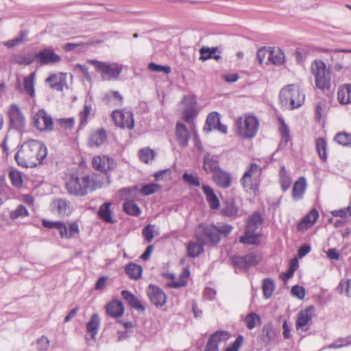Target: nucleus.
I'll return each mask as SVG.
<instances>
[{
  "label": "nucleus",
  "mask_w": 351,
  "mask_h": 351,
  "mask_svg": "<svg viewBox=\"0 0 351 351\" xmlns=\"http://www.w3.org/2000/svg\"><path fill=\"white\" fill-rule=\"evenodd\" d=\"M47 156L46 145L38 140L24 142L15 154L17 165L24 168H33L41 164Z\"/></svg>",
  "instance_id": "obj_1"
},
{
  "label": "nucleus",
  "mask_w": 351,
  "mask_h": 351,
  "mask_svg": "<svg viewBox=\"0 0 351 351\" xmlns=\"http://www.w3.org/2000/svg\"><path fill=\"white\" fill-rule=\"evenodd\" d=\"M87 62L95 67L104 81L118 80L123 70V66L116 62L108 63L93 59L88 60Z\"/></svg>",
  "instance_id": "obj_2"
},
{
  "label": "nucleus",
  "mask_w": 351,
  "mask_h": 351,
  "mask_svg": "<svg viewBox=\"0 0 351 351\" xmlns=\"http://www.w3.org/2000/svg\"><path fill=\"white\" fill-rule=\"evenodd\" d=\"M263 221V219L258 213H254L250 216L245 228L244 235L240 237V242L243 244H256L260 237L259 234L256 233V230L261 226Z\"/></svg>",
  "instance_id": "obj_3"
},
{
  "label": "nucleus",
  "mask_w": 351,
  "mask_h": 351,
  "mask_svg": "<svg viewBox=\"0 0 351 351\" xmlns=\"http://www.w3.org/2000/svg\"><path fill=\"white\" fill-rule=\"evenodd\" d=\"M90 185V178L89 176L78 177L72 175L66 183V189L71 195L82 197L88 193Z\"/></svg>",
  "instance_id": "obj_4"
},
{
  "label": "nucleus",
  "mask_w": 351,
  "mask_h": 351,
  "mask_svg": "<svg viewBox=\"0 0 351 351\" xmlns=\"http://www.w3.org/2000/svg\"><path fill=\"white\" fill-rule=\"evenodd\" d=\"M262 173V169L256 163H251L242 176L240 182L247 193H255L258 190L256 178Z\"/></svg>",
  "instance_id": "obj_5"
},
{
  "label": "nucleus",
  "mask_w": 351,
  "mask_h": 351,
  "mask_svg": "<svg viewBox=\"0 0 351 351\" xmlns=\"http://www.w3.org/2000/svg\"><path fill=\"white\" fill-rule=\"evenodd\" d=\"M311 71L315 76V84L318 88L324 89L329 86L331 73L326 63L320 60H315L311 64Z\"/></svg>",
  "instance_id": "obj_6"
},
{
  "label": "nucleus",
  "mask_w": 351,
  "mask_h": 351,
  "mask_svg": "<svg viewBox=\"0 0 351 351\" xmlns=\"http://www.w3.org/2000/svg\"><path fill=\"white\" fill-rule=\"evenodd\" d=\"M235 126L238 134L243 138H253L257 133L258 121L254 116L245 117L243 120L239 117L235 122Z\"/></svg>",
  "instance_id": "obj_7"
},
{
  "label": "nucleus",
  "mask_w": 351,
  "mask_h": 351,
  "mask_svg": "<svg viewBox=\"0 0 351 351\" xmlns=\"http://www.w3.org/2000/svg\"><path fill=\"white\" fill-rule=\"evenodd\" d=\"M42 224L45 228L48 229H57L59 231L61 238H74L80 232L78 223L76 221L69 223L68 227L63 222L52 221L47 219H43Z\"/></svg>",
  "instance_id": "obj_8"
},
{
  "label": "nucleus",
  "mask_w": 351,
  "mask_h": 351,
  "mask_svg": "<svg viewBox=\"0 0 351 351\" xmlns=\"http://www.w3.org/2000/svg\"><path fill=\"white\" fill-rule=\"evenodd\" d=\"M298 96V88H296L293 84H289L281 89L279 93V100L281 106L285 108L291 110L298 108L301 106L302 98L295 101L292 97Z\"/></svg>",
  "instance_id": "obj_9"
},
{
  "label": "nucleus",
  "mask_w": 351,
  "mask_h": 351,
  "mask_svg": "<svg viewBox=\"0 0 351 351\" xmlns=\"http://www.w3.org/2000/svg\"><path fill=\"white\" fill-rule=\"evenodd\" d=\"M199 228L202 229L201 231L195 234L197 242H202L204 245H215L219 243L221 237L218 234L217 226H201Z\"/></svg>",
  "instance_id": "obj_10"
},
{
  "label": "nucleus",
  "mask_w": 351,
  "mask_h": 351,
  "mask_svg": "<svg viewBox=\"0 0 351 351\" xmlns=\"http://www.w3.org/2000/svg\"><path fill=\"white\" fill-rule=\"evenodd\" d=\"M8 116L10 128L23 134L25 128V119L20 108L16 104L10 106Z\"/></svg>",
  "instance_id": "obj_11"
},
{
  "label": "nucleus",
  "mask_w": 351,
  "mask_h": 351,
  "mask_svg": "<svg viewBox=\"0 0 351 351\" xmlns=\"http://www.w3.org/2000/svg\"><path fill=\"white\" fill-rule=\"evenodd\" d=\"M261 261V256L254 252H250L245 256H234L231 257L232 265L237 268L248 269L257 265Z\"/></svg>",
  "instance_id": "obj_12"
},
{
  "label": "nucleus",
  "mask_w": 351,
  "mask_h": 351,
  "mask_svg": "<svg viewBox=\"0 0 351 351\" xmlns=\"http://www.w3.org/2000/svg\"><path fill=\"white\" fill-rule=\"evenodd\" d=\"M116 125L121 128L132 129L134 126V119L133 113L130 111H123L121 110H114L111 114Z\"/></svg>",
  "instance_id": "obj_13"
},
{
  "label": "nucleus",
  "mask_w": 351,
  "mask_h": 351,
  "mask_svg": "<svg viewBox=\"0 0 351 351\" xmlns=\"http://www.w3.org/2000/svg\"><path fill=\"white\" fill-rule=\"evenodd\" d=\"M34 56L35 60L41 66L53 64L61 60V57L55 53L51 47L41 49Z\"/></svg>",
  "instance_id": "obj_14"
},
{
  "label": "nucleus",
  "mask_w": 351,
  "mask_h": 351,
  "mask_svg": "<svg viewBox=\"0 0 351 351\" xmlns=\"http://www.w3.org/2000/svg\"><path fill=\"white\" fill-rule=\"evenodd\" d=\"M146 293L152 304L156 307H161L166 304L167 295L158 287L149 285L147 288Z\"/></svg>",
  "instance_id": "obj_15"
},
{
  "label": "nucleus",
  "mask_w": 351,
  "mask_h": 351,
  "mask_svg": "<svg viewBox=\"0 0 351 351\" xmlns=\"http://www.w3.org/2000/svg\"><path fill=\"white\" fill-rule=\"evenodd\" d=\"M230 334L226 330H219L210 335L204 351H219V344L228 339Z\"/></svg>",
  "instance_id": "obj_16"
},
{
  "label": "nucleus",
  "mask_w": 351,
  "mask_h": 351,
  "mask_svg": "<svg viewBox=\"0 0 351 351\" xmlns=\"http://www.w3.org/2000/svg\"><path fill=\"white\" fill-rule=\"evenodd\" d=\"M51 209L53 213H57L60 217L69 216L72 211L71 202L64 198H58L53 201Z\"/></svg>",
  "instance_id": "obj_17"
},
{
  "label": "nucleus",
  "mask_w": 351,
  "mask_h": 351,
  "mask_svg": "<svg viewBox=\"0 0 351 351\" xmlns=\"http://www.w3.org/2000/svg\"><path fill=\"white\" fill-rule=\"evenodd\" d=\"M34 76L35 73L33 72L29 75L25 76L23 79V88L21 85V82L19 77L17 78L16 89L19 93H22L24 90L30 97L35 96V88H34Z\"/></svg>",
  "instance_id": "obj_18"
},
{
  "label": "nucleus",
  "mask_w": 351,
  "mask_h": 351,
  "mask_svg": "<svg viewBox=\"0 0 351 351\" xmlns=\"http://www.w3.org/2000/svg\"><path fill=\"white\" fill-rule=\"evenodd\" d=\"M219 156L206 152L203 158V169L207 173H214L220 169Z\"/></svg>",
  "instance_id": "obj_19"
},
{
  "label": "nucleus",
  "mask_w": 351,
  "mask_h": 351,
  "mask_svg": "<svg viewBox=\"0 0 351 351\" xmlns=\"http://www.w3.org/2000/svg\"><path fill=\"white\" fill-rule=\"evenodd\" d=\"M176 136L178 145L182 148H185L188 146L190 132L187 127L180 121H178L176 125Z\"/></svg>",
  "instance_id": "obj_20"
},
{
  "label": "nucleus",
  "mask_w": 351,
  "mask_h": 351,
  "mask_svg": "<svg viewBox=\"0 0 351 351\" xmlns=\"http://www.w3.org/2000/svg\"><path fill=\"white\" fill-rule=\"evenodd\" d=\"M213 180L220 188L228 189L232 184V175L222 169H218L213 173Z\"/></svg>",
  "instance_id": "obj_21"
},
{
  "label": "nucleus",
  "mask_w": 351,
  "mask_h": 351,
  "mask_svg": "<svg viewBox=\"0 0 351 351\" xmlns=\"http://www.w3.org/2000/svg\"><path fill=\"white\" fill-rule=\"evenodd\" d=\"M112 204L110 202H106L102 204L97 211L98 217L105 223H114L116 220L112 218V211L110 208Z\"/></svg>",
  "instance_id": "obj_22"
},
{
  "label": "nucleus",
  "mask_w": 351,
  "mask_h": 351,
  "mask_svg": "<svg viewBox=\"0 0 351 351\" xmlns=\"http://www.w3.org/2000/svg\"><path fill=\"white\" fill-rule=\"evenodd\" d=\"M315 310L313 306H308L304 311H301L298 314V318L296 319L295 326L297 329L302 328L304 330H306L307 328H304L305 326L312 319V312Z\"/></svg>",
  "instance_id": "obj_23"
},
{
  "label": "nucleus",
  "mask_w": 351,
  "mask_h": 351,
  "mask_svg": "<svg viewBox=\"0 0 351 351\" xmlns=\"http://www.w3.org/2000/svg\"><path fill=\"white\" fill-rule=\"evenodd\" d=\"M124 308L123 303L118 300H113L106 306V313L112 317L117 318L123 314Z\"/></svg>",
  "instance_id": "obj_24"
},
{
  "label": "nucleus",
  "mask_w": 351,
  "mask_h": 351,
  "mask_svg": "<svg viewBox=\"0 0 351 351\" xmlns=\"http://www.w3.org/2000/svg\"><path fill=\"white\" fill-rule=\"evenodd\" d=\"M276 332L274 330V326L271 322L265 324L259 334V337L265 345H269L274 340Z\"/></svg>",
  "instance_id": "obj_25"
},
{
  "label": "nucleus",
  "mask_w": 351,
  "mask_h": 351,
  "mask_svg": "<svg viewBox=\"0 0 351 351\" xmlns=\"http://www.w3.org/2000/svg\"><path fill=\"white\" fill-rule=\"evenodd\" d=\"M121 295L132 308L141 311L145 309L142 302L128 290L121 291Z\"/></svg>",
  "instance_id": "obj_26"
},
{
  "label": "nucleus",
  "mask_w": 351,
  "mask_h": 351,
  "mask_svg": "<svg viewBox=\"0 0 351 351\" xmlns=\"http://www.w3.org/2000/svg\"><path fill=\"white\" fill-rule=\"evenodd\" d=\"M306 181L304 177H300L295 182L292 189V198L295 201L301 199L306 189Z\"/></svg>",
  "instance_id": "obj_27"
},
{
  "label": "nucleus",
  "mask_w": 351,
  "mask_h": 351,
  "mask_svg": "<svg viewBox=\"0 0 351 351\" xmlns=\"http://www.w3.org/2000/svg\"><path fill=\"white\" fill-rule=\"evenodd\" d=\"M206 201L213 209H217L220 206L219 200L214 190L208 185L204 184L202 187Z\"/></svg>",
  "instance_id": "obj_28"
},
{
  "label": "nucleus",
  "mask_w": 351,
  "mask_h": 351,
  "mask_svg": "<svg viewBox=\"0 0 351 351\" xmlns=\"http://www.w3.org/2000/svg\"><path fill=\"white\" fill-rule=\"evenodd\" d=\"M106 130L100 128L90 135L88 143L91 147H98L106 141Z\"/></svg>",
  "instance_id": "obj_29"
},
{
  "label": "nucleus",
  "mask_w": 351,
  "mask_h": 351,
  "mask_svg": "<svg viewBox=\"0 0 351 351\" xmlns=\"http://www.w3.org/2000/svg\"><path fill=\"white\" fill-rule=\"evenodd\" d=\"M99 326V316L98 314L95 313L91 316L90 319L87 322L86 325V332L90 335L92 339H95Z\"/></svg>",
  "instance_id": "obj_30"
},
{
  "label": "nucleus",
  "mask_w": 351,
  "mask_h": 351,
  "mask_svg": "<svg viewBox=\"0 0 351 351\" xmlns=\"http://www.w3.org/2000/svg\"><path fill=\"white\" fill-rule=\"evenodd\" d=\"M46 82L49 84L50 87L58 91H62L65 84V77L62 75L53 74L47 78Z\"/></svg>",
  "instance_id": "obj_31"
},
{
  "label": "nucleus",
  "mask_w": 351,
  "mask_h": 351,
  "mask_svg": "<svg viewBox=\"0 0 351 351\" xmlns=\"http://www.w3.org/2000/svg\"><path fill=\"white\" fill-rule=\"evenodd\" d=\"M338 101L342 104H351V84H344L337 92Z\"/></svg>",
  "instance_id": "obj_32"
},
{
  "label": "nucleus",
  "mask_w": 351,
  "mask_h": 351,
  "mask_svg": "<svg viewBox=\"0 0 351 351\" xmlns=\"http://www.w3.org/2000/svg\"><path fill=\"white\" fill-rule=\"evenodd\" d=\"M142 271L141 266L134 263H130L125 267V272L130 279H139L142 276Z\"/></svg>",
  "instance_id": "obj_33"
},
{
  "label": "nucleus",
  "mask_w": 351,
  "mask_h": 351,
  "mask_svg": "<svg viewBox=\"0 0 351 351\" xmlns=\"http://www.w3.org/2000/svg\"><path fill=\"white\" fill-rule=\"evenodd\" d=\"M220 122V114L217 112H212L206 117V124L204 130L206 132H210L219 125Z\"/></svg>",
  "instance_id": "obj_34"
},
{
  "label": "nucleus",
  "mask_w": 351,
  "mask_h": 351,
  "mask_svg": "<svg viewBox=\"0 0 351 351\" xmlns=\"http://www.w3.org/2000/svg\"><path fill=\"white\" fill-rule=\"evenodd\" d=\"M204 252V244L202 242L190 241L187 246V254L191 258L199 256Z\"/></svg>",
  "instance_id": "obj_35"
},
{
  "label": "nucleus",
  "mask_w": 351,
  "mask_h": 351,
  "mask_svg": "<svg viewBox=\"0 0 351 351\" xmlns=\"http://www.w3.org/2000/svg\"><path fill=\"white\" fill-rule=\"evenodd\" d=\"M268 60L274 64L280 65L285 60V56L280 49H274L268 51Z\"/></svg>",
  "instance_id": "obj_36"
},
{
  "label": "nucleus",
  "mask_w": 351,
  "mask_h": 351,
  "mask_svg": "<svg viewBox=\"0 0 351 351\" xmlns=\"http://www.w3.org/2000/svg\"><path fill=\"white\" fill-rule=\"evenodd\" d=\"M123 209L126 214L132 216H139L141 213L139 206L133 200L125 201Z\"/></svg>",
  "instance_id": "obj_37"
},
{
  "label": "nucleus",
  "mask_w": 351,
  "mask_h": 351,
  "mask_svg": "<svg viewBox=\"0 0 351 351\" xmlns=\"http://www.w3.org/2000/svg\"><path fill=\"white\" fill-rule=\"evenodd\" d=\"M262 289L263 293V297L265 299H269L274 291L275 283L271 278H267L263 280Z\"/></svg>",
  "instance_id": "obj_38"
},
{
  "label": "nucleus",
  "mask_w": 351,
  "mask_h": 351,
  "mask_svg": "<svg viewBox=\"0 0 351 351\" xmlns=\"http://www.w3.org/2000/svg\"><path fill=\"white\" fill-rule=\"evenodd\" d=\"M28 31L26 29L21 30L19 35L5 43V46L8 48L14 47L21 45L27 40Z\"/></svg>",
  "instance_id": "obj_39"
},
{
  "label": "nucleus",
  "mask_w": 351,
  "mask_h": 351,
  "mask_svg": "<svg viewBox=\"0 0 351 351\" xmlns=\"http://www.w3.org/2000/svg\"><path fill=\"white\" fill-rule=\"evenodd\" d=\"M37 117H40L44 122L43 129L46 131L53 130V122L51 117L49 115L44 109H40L37 112Z\"/></svg>",
  "instance_id": "obj_40"
},
{
  "label": "nucleus",
  "mask_w": 351,
  "mask_h": 351,
  "mask_svg": "<svg viewBox=\"0 0 351 351\" xmlns=\"http://www.w3.org/2000/svg\"><path fill=\"white\" fill-rule=\"evenodd\" d=\"M327 143L326 140L322 137H319L316 140V150L320 159L326 162L327 160L326 154Z\"/></svg>",
  "instance_id": "obj_41"
},
{
  "label": "nucleus",
  "mask_w": 351,
  "mask_h": 351,
  "mask_svg": "<svg viewBox=\"0 0 351 351\" xmlns=\"http://www.w3.org/2000/svg\"><path fill=\"white\" fill-rule=\"evenodd\" d=\"M280 182L281 185V189L284 192L289 189L291 183V176L289 173H287L284 166L280 167Z\"/></svg>",
  "instance_id": "obj_42"
},
{
  "label": "nucleus",
  "mask_w": 351,
  "mask_h": 351,
  "mask_svg": "<svg viewBox=\"0 0 351 351\" xmlns=\"http://www.w3.org/2000/svg\"><path fill=\"white\" fill-rule=\"evenodd\" d=\"M104 99L109 104L112 102L114 106H121L123 104V98L119 91L115 90L106 94Z\"/></svg>",
  "instance_id": "obj_43"
},
{
  "label": "nucleus",
  "mask_w": 351,
  "mask_h": 351,
  "mask_svg": "<svg viewBox=\"0 0 351 351\" xmlns=\"http://www.w3.org/2000/svg\"><path fill=\"white\" fill-rule=\"evenodd\" d=\"M13 60L21 65H29L35 61V56L30 53H18L13 56Z\"/></svg>",
  "instance_id": "obj_44"
},
{
  "label": "nucleus",
  "mask_w": 351,
  "mask_h": 351,
  "mask_svg": "<svg viewBox=\"0 0 351 351\" xmlns=\"http://www.w3.org/2000/svg\"><path fill=\"white\" fill-rule=\"evenodd\" d=\"M239 208L233 199L227 200L226 206L222 210L223 215L226 217H233L237 215Z\"/></svg>",
  "instance_id": "obj_45"
},
{
  "label": "nucleus",
  "mask_w": 351,
  "mask_h": 351,
  "mask_svg": "<svg viewBox=\"0 0 351 351\" xmlns=\"http://www.w3.org/2000/svg\"><path fill=\"white\" fill-rule=\"evenodd\" d=\"M155 156L156 152L149 147L143 148L138 152L140 160L145 163H148L150 160L154 159Z\"/></svg>",
  "instance_id": "obj_46"
},
{
  "label": "nucleus",
  "mask_w": 351,
  "mask_h": 351,
  "mask_svg": "<svg viewBox=\"0 0 351 351\" xmlns=\"http://www.w3.org/2000/svg\"><path fill=\"white\" fill-rule=\"evenodd\" d=\"M279 131L280 132L282 137V141L280 143V145L282 143H284L285 145H286L288 141L290 140V131L288 125L286 124L285 121L282 119H279Z\"/></svg>",
  "instance_id": "obj_47"
},
{
  "label": "nucleus",
  "mask_w": 351,
  "mask_h": 351,
  "mask_svg": "<svg viewBox=\"0 0 351 351\" xmlns=\"http://www.w3.org/2000/svg\"><path fill=\"white\" fill-rule=\"evenodd\" d=\"M92 106L86 102L84 104V109L80 112L79 128H84L88 123V118L90 114Z\"/></svg>",
  "instance_id": "obj_48"
},
{
  "label": "nucleus",
  "mask_w": 351,
  "mask_h": 351,
  "mask_svg": "<svg viewBox=\"0 0 351 351\" xmlns=\"http://www.w3.org/2000/svg\"><path fill=\"white\" fill-rule=\"evenodd\" d=\"M335 142L343 146H351V134L346 132H339L334 138Z\"/></svg>",
  "instance_id": "obj_49"
},
{
  "label": "nucleus",
  "mask_w": 351,
  "mask_h": 351,
  "mask_svg": "<svg viewBox=\"0 0 351 351\" xmlns=\"http://www.w3.org/2000/svg\"><path fill=\"white\" fill-rule=\"evenodd\" d=\"M217 50V47H203L199 49L200 58L199 59L202 61L212 59L213 54L216 53Z\"/></svg>",
  "instance_id": "obj_50"
},
{
  "label": "nucleus",
  "mask_w": 351,
  "mask_h": 351,
  "mask_svg": "<svg viewBox=\"0 0 351 351\" xmlns=\"http://www.w3.org/2000/svg\"><path fill=\"white\" fill-rule=\"evenodd\" d=\"M27 216H29V212L27 208L22 204L19 205L14 210L10 212V218L13 220L20 217H23Z\"/></svg>",
  "instance_id": "obj_51"
},
{
  "label": "nucleus",
  "mask_w": 351,
  "mask_h": 351,
  "mask_svg": "<svg viewBox=\"0 0 351 351\" xmlns=\"http://www.w3.org/2000/svg\"><path fill=\"white\" fill-rule=\"evenodd\" d=\"M337 291L341 293H345L348 297L351 296V279L346 281L341 280L338 287Z\"/></svg>",
  "instance_id": "obj_52"
},
{
  "label": "nucleus",
  "mask_w": 351,
  "mask_h": 351,
  "mask_svg": "<svg viewBox=\"0 0 351 351\" xmlns=\"http://www.w3.org/2000/svg\"><path fill=\"white\" fill-rule=\"evenodd\" d=\"M8 176L14 186L19 188L22 186L23 179L20 172L12 170L9 172Z\"/></svg>",
  "instance_id": "obj_53"
},
{
  "label": "nucleus",
  "mask_w": 351,
  "mask_h": 351,
  "mask_svg": "<svg viewBox=\"0 0 351 351\" xmlns=\"http://www.w3.org/2000/svg\"><path fill=\"white\" fill-rule=\"evenodd\" d=\"M183 180L193 186H199L200 182L199 178L197 176H194L193 173L184 172L182 175Z\"/></svg>",
  "instance_id": "obj_54"
},
{
  "label": "nucleus",
  "mask_w": 351,
  "mask_h": 351,
  "mask_svg": "<svg viewBox=\"0 0 351 351\" xmlns=\"http://www.w3.org/2000/svg\"><path fill=\"white\" fill-rule=\"evenodd\" d=\"M92 165L94 169L101 173H106V165L103 156H96L93 158Z\"/></svg>",
  "instance_id": "obj_55"
},
{
  "label": "nucleus",
  "mask_w": 351,
  "mask_h": 351,
  "mask_svg": "<svg viewBox=\"0 0 351 351\" xmlns=\"http://www.w3.org/2000/svg\"><path fill=\"white\" fill-rule=\"evenodd\" d=\"M148 69L152 71L164 73L165 74H169L171 72V69L169 66L160 65L155 62H150L148 64Z\"/></svg>",
  "instance_id": "obj_56"
},
{
  "label": "nucleus",
  "mask_w": 351,
  "mask_h": 351,
  "mask_svg": "<svg viewBox=\"0 0 351 351\" xmlns=\"http://www.w3.org/2000/svg\"><path fill=\"white\" fill-rule=\"evenodd\" d=\"M197 110L195 109V106H189L186 107L183 112L184 119L188 122L191 123L193 121L195 117L197 115Z\"/></svg>",
  "instance_id": "obj_57"
},
{
  "label": "nucleus",
  "mask_w": 351,
  "mask_h": 351,
  "mask_svg": "<svg viewBox=\"0 0 351 351\" xmlns=\"http://www.w3.org/2000/svg\"><path fill=\"white\" fill-rule=\"evenodd\" d=\"M256 320L261 322V318L256 313L248 314L245 319L247 328L249 330L253 329L256 326Z\"/></svg>",
  "instance_id": "obj_58"
},
{
  "label": "nucleus",
  "mask_w": 351,
  "mask_h": 351,
  "mask_svg": "<svg viewBox=\"0 0 351 351\" xmlns=\"http://www.w3.org/2000/svg\"><path fill=\"white\" fill-rule=\"evenodd\" d=\"M159 188L160 185L156 183L146 184L141 188V193L143 195H150L154 194Z\"/></svg>",
  "instance_id": "obj_59"
},
{
  "label": "nucleus",
  "mask_w": 351,
  "mask_h": 351,
  "mask_svg": "<svg viewBox=\"0 0 351 351\" xmlns=\"http://www.w3.org/2000/svg\"><path fill=\"white\" fill-rule=\"evenodd\" d=\"M154 228L152 224L146 225L142 230V234L147 243H151L154 239Z\"/></svg>",
  "instance_id": "obj_60"
},
{
  "label": "nucleus",
  "mask_w": 351,
  "mask_h": 351,
  "mask_svg": "<svg viewBox=\"0 0 351 351\" xmlns=\"http://www.w3.org/2000/svg\"><path fill=\"white\" fill-rule=\"evenodd\" d=\"M351 343V337L339 339L332 343L328 346L330 348H340L343 346H348Z\"/></svg>",
  "instance_id": "obj_61"
},
{
  "label": "nucleus",
  "mask_w": 351,
  "mask_h": 351,
  "mask_svg": "<svg viewBox=\"0 0 351 351\" xmlns=\"http://www.w3.org/2000/svg\"><path fill=\"white\" fill-rule=\"evenodd\" d=\"M315 222H313V221L306 215L302 220L298 224L297 229L299 231H304L310 228L313 224Z\"/></svg>",
  "instance_id": "obj_62"
},
{
  "label": "nucleus",
  "mask_w": 351,
  "mask_h": 351,
  "mask_svg": "<svg viewBox=\"0 0 351 351\" xmlns=\"http://www.w3.org/2000/svg\"><path fill=\"white\" fill-rule=\"evenodd\" d=\"M291 293L293 296L302 300L305 297V289L300 285H294L291 289Z\"/></svg>",
  "instance_id": "obj_63"
},
{
  "label": "nucleus",
  "mask_w": 351,
  "mask_h": 351,
  "mask_svg": "<svg viewBox=\"0 0 351 351\" xmlns=\"http://www.w3.org/2000/svg\"><path fill=\"white\" fill-rule=\"evenodd\" d=\"M243 341V337L241 335H239L234 341L224 351H239L242 343Z\"/></svg>",
  "instance_id": "obj_64"
}]
</instances>
